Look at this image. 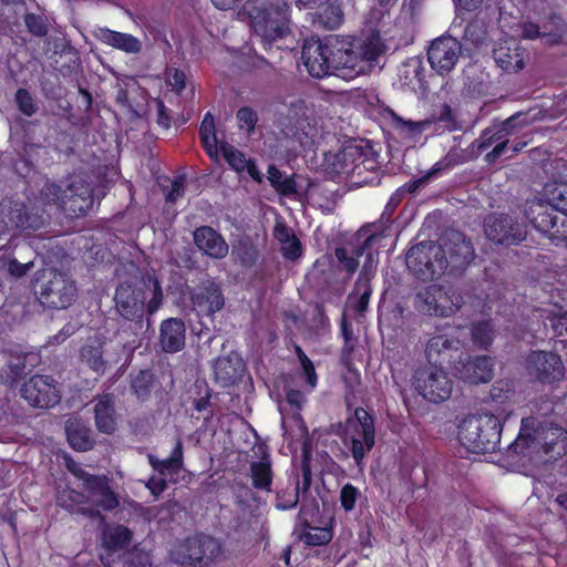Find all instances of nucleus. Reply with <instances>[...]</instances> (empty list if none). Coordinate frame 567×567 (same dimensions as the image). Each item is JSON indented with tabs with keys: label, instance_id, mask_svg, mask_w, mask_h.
<instances>
[{
	"label": "nucleus",
	"instance_id": "obj_1",
	"mask_svg": "<svg viewBox=\"0 0 567 567\" xmlns=\"http://www.w3.org/2000/svg\"><path fill=\"white\" fill-rule=\"evenodd\" d=\"M163 289L156 276L144 280V288L131 282H121L115 290L114 301L117 312L126 320L133 321L141 330L144 312L154 315L162 306Z\"/></svg>",
	"mask_w": 567,
	"mask_h": 567
},
{
	"label": "nucleus",
	"instance_id": "obj_2",
	"mask_svg": "<svg viewBox=\"0 0 567 567\" xmlns=\"http://www.w3.org/2000/svg\"><path fill=\"white\" fill-rule=\"evenodd\" d=\"M513 415V410L502 409L497 414L473 415L460 425L458 440L472 453H493L501 449L504 423Z\"/></svg>",
	"mask_w": 567,
	"mask_h": 567
},
{
	"label": "nucleus",
	"instance_id": "obj_3",
	"mask_svg": "<svg viewBox=\"0 0 567 567\" xmlns=\"http://www.w3.org/2000/svg\"><path fill=\"white\" fill-rule=\"evenodd\" d=\"M33 292L42 306L50 309H66L74 302L78 288L66 272L44 268L35 274Z\"/></svg>",
	"mask_w": 567,
	"mask_h": 567
},
{
	"label": "nucleus",
	"instance_id": "obj_4",
	"mask_svg": "<svg viewBox=\"0 0 567 567\" xmlns=\"http://www.w3.org/2000/svg\"><path fill=\"white\" fill-rule=\"evenodd\" d=\"M301 58L308 73L313 78L322 79L328 75H336L348 80V76L341 74L346 69V63L342 40L337 37L327 38L316 45H305Z\"/></svg>",
	"mask_w": 567,
	"mask_h": 567
},
{
	"label": "nucleus",
	"instance_id": "obj_5",
	"mask_svg": "<svg viewBox=\"0 0 567 567\" xmlns=\"http://www.w3.org/2000/svg\"><path fill=\"white\" fill-rule=\"evenodd\" d=\"M249 18L255 37L267 52L274 48L279 49L277 42L285 39L290 32L286 12L279 7L254 8Z\"/></svg>",
	"mask_w": 567,
	"mask_h": 567
},
{
	"label": "nucleus",
	"instance_id": "obj_6",
	"mask_svg": "<svg viewBox=\"0 0 567 567\" xmlns=\"http://www.w3.org/2000/svg\"><path fill=\"white\" fill-rule=\"evenodd\" d=\"M560 436L566 437V431L561 426L551 423L544 426L537 417L526 416L520 420L519 432L516 439L508 444L507 452L512 455H520L533 443L543 441L544 452L548 454L553 452L556 440Z\"/></svg>",
	"mask_w": 567,
	"mask_h": 567
},
{
	"label": "nucleus",
	"instance_id": "obj_7",
	"mask_svg": "<svg viewBox=\"0 0 567 567\" xmlns=\"http://www.w3.org/2000/svg\"><path fill=\"white\" fill-rule=\"evenodd\" d=\"M223 554L220 543L210 536L196 535L177 544L171 551L173 561L183 567H207Z\"/></svg>",
	"mask_w": 567,
	"mask_h": 567
},
{
	"label": "nucleus",
	"instance_id": "obj_8",
	"mask_svg": "<svg viewBox=\"0 0 567 567\" xmlns=\"http://www.w3.org/2000/svg\"><path fill=\"white\" fill-rule=\"evenodd\" d=\"M526 375L534 383L555 388L565 379V364L561 357L547 350H530L525 357Z\"/></svg>",
	"mask_w": 567,
	"mask_h": 567
},
{
	"label": "nucleus",
	"instance_id": "obj_9",
	"mask_svg": "<svg viewBox=\"0 0 567 567\" xmlns=\"http://www.w3.org/2000/svg\"><path fill=\"white\" fill-rule=\"evenodd\" d=\"M444 250L440 244L432 240L421 241L412 246L405 256V264L410 272L422 281H431L443 275Z\"/></svg>",
	"mask_w": 567,
	"mask_h": 567
},
{
	"label": "nucleus",
	"instance_id": "obj_10",
	"mask_svg": "<svg viewBox=\"0 0 567 567\" xmlns=\"http://www.w3.org/2000/svg\"><path fill=\"white\" fill-rule=\"evenodd\" d=\"M412 385L424 400L439 404L450 399L454 382L445 368L422 365L414 371Z\"/></svg>",
	"mask_w": 567,
	"mask_h": 567
},
{
	"label": "nucleus",
	"instance_id": "obj_11",
	"mask_svg": "<svg viewBox=\"0 0 567 567\" xmlns=\"http://www.w3.org/2000/svg\"><path fill=\"white\" fill-rule=\"evenodd\" d=\"M45 215L44 209L13 197L0 202V224L7 230H39L45 224Z\"/></svg>",
	"mask_w": 567,
	"mask_h": 567
},
{
	"label": "nucleus",
	"instance_id": "obj_12",
	"mask_svg": "<svg viewBox=\"0 0 567 567\" xmlns=\"http://www.w3.org/2000/svg\"><path fill=\"white\" fill-rule=\"evenodd\" d=\"M526 217L539 233L558 246L567 240V215L551 203L537 202L528 206Z\"/></svg>",
	"mask_w": 567,
	"mask_h": 567
},
{
	"label": "nucleus",
	"instance_id": "obj_13",
	"mask_svg": "<svg viewBox=\"0 0 567 567\" xmlns=\"http://www.w3.org/2000/svg\"><path fill=\"white\" fill-rule=\"evenodd\" d=\"M441 248L444 250L441 258L443 275H463L476 257L472 241L458 231L447 236Z\"/></svg>",
	"mask_w": 567,
	"mask_h": 567
},
{
	"label": "nucleus",
	"instance_id": "obj_14",
	"mask_svg": "<svg viewBox=\"0 0 567 567\" xmlns=\"http://www.w3.org/2000/svg\"><path fill=\"white\" fill-rule=\"evenodd\" d=\"M343 59L347 71L341 72L348 80L355 79L365 71L368 63L375 61L382 53L378 39H353L350 42L342 40Z\"/></svg>",
	"mask_w": 567,
	"mask_h": 567
},
{
	"label": "nucleus",
	"instance_id": "obj_15",
	"mask_svg": "<svg viewBox=\"0 0 567 567\" xmlns=\"http://www.w3.org/2000/svg\"><path fill=\"white\" fill-rule=\"evenodd\" d=\"M21 396L32 408L50 409L61 400L58 381L45 374H34L25 380L20 389Z\"/></svg>",
	"mask_w": 567,
	"mask_h": 567
},
{
	"label": "nucleus",
	"instance_id": "obj_16",
	"mask_svg": "<svg viewBox=\"0 0 567 567\" xmlns=\"http://www.w3.org/2000/svg\"><path fill=\"white\" fill-rule=\"evenodd\" d=\"M424 354L427 365L449 367L454 371V365L464 355V344L455 336L440 333L429 338Z\"/></svg>",
	"mask_w": 567,
	"mask_h": 567
},
{
	"label": "nucleus",
	"instance_id": "obj_17",
	"mask_svg": "<svg viewBox=\"0 0 567 567\" xmlns=\"http://www.w3.org/2000/svg\"><path fill=\"white\" fill-rule=\"evenodd\" d=\"M375 444L374 419L363 408L354 410V422L351 426L349 450L357 465H361L367 453Z\"/></svg>",
	"mask_w": 567,
	"mask_h": 567
},
{
	"label": "nucleus",
	"instance_id": "obj_18",
	"mask_svg": "<svg viewBox=\"0 0 567 567\" xmlns=\"http://www.w3.org/2000/svg\"><path fill=\"white\" fill-rule=\"evenodd\" d=\"M484 231L491 241L505 246L518 245L526 237L525 226L505 214L489 215Z\"/></svg>",
	"mask_w": 567,
	"mask_h": 567
},
{
	"label": "nucleus",
	"instance_id": "obj_19",
	"mask_svg": "<svg viewBox=\"0 0 567 567\" xmlns=\"http://www.w3.org/2000/svg\"><path fill=\"white\" fill-rule=\"evenodd\" d=\"M461 53L462 45L455 38L442 35L431 42L427 49V61L436 73L445 75L454 69Z\"/></svg>",
	"mask_w": 567,
	"mask_h": 567
},
{
	"label": "nucleus",
	"instance_id": "obj_20",
	"mask_svg": "<svg viewBox=\"0 0 567 567\" xmlns=\"http://www.w3.org/2000/svg\"><path fill=\"white\" fill-rule=\"evenodd\" d=\"M93 204V189L82 179L72 181L63 190L61 209L70 218L85 216Z\"/></svg>",
	"mask_w": 567,
	"mask_h": 567
},
{
	"label": "nucleus",
	"instance_id": "obj_21",
	"mask_svg": "<svg viewBox=\"0 0 567 567\" xmlns=\"http://www.w3.org/2000/svg\"><path fill=\"white\" fill-rule=\"evenodd\" d=\"M454 374L470 384L487 383L494 377V363L489 355L472 357L464 352L454 365Z\"/></svg>",
	"mask_w": 567,
	"mask_h": 567
},
{
	"label": "nucleus",
	"instance_id": "obj_22",
	"mask_svg": "<svg viewBox=\"0 0 567 567\" xmlns=\"http://www.w3.org/2000/svg\"><path fill=\"white\" fill-rule=\"evenodd\" d=\"M190 300L198 316L212 317L221 310L225 297L220 286L214 280L200 282L192 292Z\"/></svg>",
	"mask_w": 567,
	"mask_h": 567
},
{
	"label": "nucleus",
	"instance_id": "obj_23",
	"mask_svg": "<svg viewBox=\"0 0 567 567\" xmlns=\"http://www.w3.org/2000/svg\"><path fill=\"white\" fill-rule=\"evenodd\" d=\"M93 417L96 430L106 435H113L118 430L121 414L116 409L114 393L104 392L93 399Z\"/></svg>",
	"mask_w": 567,
	"mask_h": 567
},
{
	"label": "nucleus",
	"instance_id": "obj_24",
	"mask_svg": "<svg viewBox=\"0 0 567 567\" xmlns=\"http://www.w3.org/2000/svg\"><path fill=\"white\" fill-rule=\"evenodd\" d=\"M63 461L65 468L74 476L90 496H117L110 486V478L107 475H95L89 473L69 454L64 455Z\"/></svg>",
	"mask_w": 567,
	"mask_h": 567
},
{
	"label": "nucleus",
	"instance_id": "obj_25",
	"mask_svg": "<svg viewBox=\"0 0 567 567\" xmlns=\"http://www.w3.org/2000/svg\"><path fill=\"white\" fill-rule=\"evenodd\" d=\"M496 64L506 73H516L524 69L529 52L515 39L499 42L493 50Z\"/></svg>",
	"mask_w": 567,
	"mask_h": 567
},
{
	"label": "nucleus",
	"instance_id": "obj_26",
	"mask_svg": "<svg viewBox=\"0 0 567 567\" xmlns=\"http://www.w3.org/2000/svg\"><path fill=\"white\" fill-rule=\"evenodd\" d=\"M197 249L212 259H223L228 255V244L220 233L212 226L203 225L193 231Z\"/></svg>",
	"mask_w": 567,
	"mask_h": 567
},
{
	"label": "nucleus",
	"instance_id": "obj_27",
	"mask_svg": "<svg viewBox=\"0 0 567 567\" xmlns=\"http://www.w3.org/2000/svg\"><path fill=\"white\" fill-rule=\"evenodd\" d=\"M354 240L355 245L352 248V256L348 255V250L344 247L334 249L336 258L349 274L355 272L359 266V258L363 256L367 250L371 249L372 245L378 240V235L371 233L369 228L362 227L357 233Z\"/></svg>",
	"mask_w": 567,
	"mask_h": 567
},
{
	"label": "nucleus",
	"instance_id": "obj_28",
	"mask_svg": "<svg viewBox=\"0 0 567 567\" xmlns=\"http://www.w3.org/2000/svg\"><path fill=\"white\" fill-rule=\"evenodd\" d=\"M382 117L386 126L401 138H414L432 128L431 121L405 120L390 107L383 110Z\"/></svg>",
	"mask_w": 567,
	"mask_h": 567
},
{
	"label": "nucleus",
	"instance_id": "obj_29",
	"mask_svg": "<svg viewBox=\"0 0 567 567\" xmlns=\"http://www.w3.org/2000/svg\"><path fill=\"white\" fill-rule=\"evenodd\" d=\"M159 346L166 353H176L185 347L186 327L179 318H168L159 327Z\"/></svg>",
	"mask_w": 567,
	"mask_h": 567
},
{
	"label": "nucleus",
	"instance_id": "obj_30",
	"mask_svg": "<svg viewBox=\"0 0 567 567\" xmlns=\"http://www.w3.org/2000/svg\"><path fill=\"white\" fill-rule=\"evenodd\" d=\"M106 339L102 336L89 337L80 348L79 359L97 375H103L106 371L107 361L104 359V346Z\"/></svg>",
	"mask_w": 567,
	"mask_h": 567
},
{
	"label": "nucleus",
	"instance_id": "obj_31",
	"mask_svg": "<svg viewBox=\"0 0 567 567\" xmlns=\"http://www.w3.org/2000/svg\"><path fill=\"white\" fill-rule=\"evenodd\" d=\"M517 116L513 115L503 122L494 123L493 125L484 128L478 138L472 143V147L476 148L478 153H484L493 144L509 141L515 127Z\"/></svg>",
	"mask_w": 567,
	"mask_h": 567
},
{
	"label": "nucleus",
	"instance_id": "obj_32",
	"mask_svg": "<svg viewBox=\"0 0 567 567\" xmlns=\"http://www.w3.org/2000/svg\"><path fill=\"white\" fill-rule=\"evenodd\" d=\"M61 506L68 508L72 514L99 517L102 512L116 508L118 498H64Z\"/></svg>",
	"mask_w": 567,
	"mask_h": 567
},
{
	"label": "nucleus",
	"instance_id": "obj_33",
	"mask_svg": "<svg viewBox=\"0 0 567 567\" xmlns=\"http://www.w3.org/2000/svg\"><path fill=\"white\" fill-rule=\"evenodd\" d=\"M429 288L433 296L431 297V300L436 301L437 303V317H452L462 308L464 298L454 287L430 285Z\"/></svg>",
	"mask_w": 567,
	"mask_h": 567
},
{
	"label": "nucleus",
	"instance_id": "obj_34",
	"mask_svg": "<svg viewBox=\"0 0 567 567\" xmlns=\"http://www.w3.org/2000/svg\"><path fill=\"white\" fill-rule=\"evenodd\" d=\"M94 37L101 43L123 51L128 54H137L142 51V42L130 33L114 31L109 28H99Z\"/></svg>",
	"mask_w": 567,
	"mask_h": 567
},
{
	"label": "nucleus",
	"instance_id": "obj_35",
	"mask_svg": "<svg viewBox=\"0 0 567 567\" xmlns=\"http://www.w3.org/2000/svg\"><path fill=\"white\" fill-rule=\"evenodd\" d=\"M298 523L300 526L310 525H331L333 515L328 508V503L322 501V512H320V504L318 498H302Z\"/></svg>",
	"mask_w": 567,
	"mask_h": 567
},
{
	"label": "nucleus",
	"instance_id": "obj_36",
	"mask_svg": "<svg viewBox=\"0 0 567 567\" xmlns=\"http://www.w3.org/2000/svg\"><path fill=\"white\" fill-rule=\"evenodd\" d=\"M65 434L69 445L78 452H87L95 445V439L89 425L80 419H69L65 423Z\"/></svg>",
	"mask_w": 567,
	"mask_h": 567
},
{
	"label": "nucleus",
	"instance_id": "obj_37",
	"mask_svg": "<svg viewBox=\"0 0 567 567\" xmlns=\"http://www.w3.org/2000/svg\"><path fill=\"white\" fill-rule=\"evenodd\" d=\"M250 477L255 488L265 492L271 491L274 473L271 468V460L268 454L262 455L257 462H251Z\"/></svg>",
	"mask_w": 567,
	"mask_h": 567
},
{
	"label": "nucleus",
	"instance_id": "obj_38",
	"mask_svg": "<svg viewBox=\"0 0 567 567\" xmlns=\"http://www.w3.org/2000/svg\"><path fill=\"white\" fill-rule=\"evenodd\" d=\"M372 295L371 281L368 277L360 276L348 297V306L358 315H363L370 302Z\"/></svg>",
	"mask_w": 567,
	"mask_h": 567
},
{
	"label": "nucleus",
	"instance_id": "obj_39",
	"mask_svg": "<svg viewBox=\"0 0 567 567\" xmlns=\"http://www.w3.org/2000/svg\"><path fill=\"white\" fill-rule=\"evenodd\" d=\"M183 442L177 439L171 455L164 460H151L152 466L163 476L178 474L183 467Z\"/></svg>",
	"mask_w": 567,
	"mask_h": 567
},
{
	"label": "nucleus",
	"instance_id": "obj_40",
	"mask_svg": "<svg viewBox=\"0 0 567 567\" xmlns=\"http://www.w3.org/2000/svg\"><path fill=\"white\" fill-rule=\"evenodd\" d=\"M199 138L203 148L212 159L218 158L217 137L215 120L210 112H207L199 126Z\"/></svg>",
	"mask_w": 567,
	"mask_h": 567
},
{
	"label": "nucleus",
	"instance_id": "obj_41",
	"mask_svg": "<svg viewBox=\"0 0 567 567\" xmlns=\"http://www.w3.org/2000/svg\"><path fill=\"white\" fill-rule=\"evenodd\" d=\"M427 120L432 122V131L436 134L451 133L462 128L455 112L447 103L442 104L439 114Z\"/></svg>",
	"mask_w": 567,
	"mask_h": 567
},
{
	"label": "nucleus",
	"instance_id": "obj_42",
	"mask_svg": "<svg viewBox=\"0 0 567 567\" xmlns=\"http://www.w3.org/2000/svg\"><path fill=\"white\" fill-rule=\"evenodd\" d=\"M268 181L281 196L289 197L297 193V184L293 176H288L275 165L268 167Z\"/></svg>",
	"mask_w": 567,
	"mask_h": 567
},
{
	"label": "nucleus",
	"instance_id": "obj_43",
	"mask_svg": "<svg viewBox=\"0 0 567 567\" xmlns=\"http://www.w3.org/2000/svg\"><path fill=\"white\" fill-rule=\"evenodd\" d=\"M494 324L492 320H481L471 326V339L475 347L487 350L494 341Z\"/></svg>",
	"mask_w": 567,
	"mask_h": 567
},
{
	"label": "nucleus",
	"instance_id": "obj_44",
	"mask_svg": "<svg viewBox=\"0 0 567 567\" xmlns=\"http://www.w3.org/2000/svg\"><path fill=\"white\" fill-rule=\"evenodd\" d=\"M318 21L328 30L338 29L343 22V10L340 3L327 2L317 13Z\"/></svg>",
	"mask_w": 567,
	"mask_h": 567
},
{
	"label": "nucleus",
	"instance_id": "obj_45",
	"mask_svg": "<svg viewBox=\"0 0 567 567\" xmlns=\"http://www.w3.org/2000/svg\"><path fill=\"white\" fill-rule=\"evenodd\" d=\"M300 539L310 546H321L328 544L332 538L331 525H310L301 526Z\"/></svg>",
	"mask_w": 567,
	"mask_h": 567
},
{
	"label": "nucleus",
	"instance_id": "obj_46",
	"mask_svg": "<svg viewBox=\"0 0 567 567\" xmlns=\"http://www.w3.org/2000/svg\"><path fill=\"white\" fill-rule=\"evenodd\" d=\"M362 152L359 147H348L340 151L336 155L334 169L339 173L349 174L354 172L358 167V161L361 159Z\"/></svg>",
	"mask_w": 567,
	"mask_h": 567
},
{
	"label": "nucleus",
	"instance_id": "obj_47",
	"mask_svg": "<svg viewBox=\"0 0 567 567\" xmlns=\"http://www.w3.org/2000/svg\"><path fill=\"white\" fill-rule=\"evenodd\" d=\"M311 457L308 450H303L300 464V474H297L296 481V495L309 496L310 486L312 483Z\"/></svg>",
	"mask_w": 567,
	"mask_h": 567
},
{
	"label": "nucleus",
	"instance_id": "obj_48",
	"mask_svg": "<svg viewBox=\"0 0 567 567\" xmlns=\"http://www.w3.org/2000/svg\"><path fill=\"white\" fill-rule=\"evenodd\" d=\"M154 386V374L150 370H141L131 382L133 393L138 400L145 401L150 398Z\"/></svg>",
	"mask_w": 567,
	"mask_h": 567
},
{
	"label": "nucleus",
	"instance_id": "obj_49",
	"mask_svg": "<svg viewBox=\"0 0 567 567\" xmlns=\"http://www.w3.org/2000/svg\"><path fill=\"white\" fill-rule=\"evenodd\" d=\"M233 254L245 268L254 267L260 258L258 248L250 241H240L234 247Z\"/></svg>",
	"mask_w": 567,
	"mask_h": 567
},
{
	"label": "nucleus",
	"instance_id": "obj_50",
	"mask_svg": "<svg viewBox=\"0 0 567 567\" xmlns=\"http://www.w3.org/2000/svg\"><path fill=\"white\" fill-rule=\"evenodd\" d=\"M219 148L225 161L236 172H244L250 163L243 152L226 142H221Z\"/></svg>",
	"mask_w": 567,
	"mask_h": 567
},
{
	"label": "nucleus",
	"instance_id": "obj_51",
	"mask_svg": "<svg viewBox=\"0 0 567 567\" xmlns=\"http://www.w3.org/2000/svg\"><path fill=\"white\" fill-rule=\"evenodd\" d=\"M431 297L433 296L429 286L421 289L414 297V307L424 316L437 317V303L432 301Z\"/></svg>",
	"mask_w": 567,
	"mask_h": 567
},
{
	"label": "nucleus",
	"instance_id": "obj_52",
	"mask_svg": "<svg viewBox=\"0 0 567 567\" xmlns=\"http://www.w3.org/2000/svg\"><path fill=\"white\" fill-rule=\"evenodd\" d=\"M14 102L18 110L25 116H32L38 111V104L31 93L23 87H19L14 94Z\"/></svg>",
	"mask_w": 567,
	"mask_h": 567
},
{
	"label": "nucleus",
	"instance_id": "obj_53",
	"mask_svg": "<svg viewBox=\"0 0 567 567\" xmlns=\"http://www.w3.org/2000/svg\"><path fill=\"white\" fill-rule=\"evenodd\" d=\"M63 190L59 184L47 182L40 189L39 199L43 205H59L61 207Z\"/></svg>",
	"mask_w": 567,
	"mask_h": 567
},
{
	"label": "nucleus",
	"instance_id": "obj_54",
	"mask_svg": "<svg viewBox=\"0 0 567 567\" xmlns=\"http://www.w3.org/2000/svg\"><path fill=\"white\" fill-rule=\"evenodd\" d=\"M23 20L28 31L32 35L43 38L48 34L49 28L44 16L28 12L24 14Z\"/></svg>",
	"mask_w": 567,
	"mask_h": 567
},
{
	"label": "nucleus",
	"instance_id": "obj_55",
	"mask_svg": "<svg viewBox=\"0 0 567 567\" xmlns=\"http://www.w3.org/2000/svg\"><path fill=\"white\" fill-rule=\"evenodd\" d=\"M34 267V257L30 259L18 260L16 257H10L6 261V270L11 277L22 278Z\"/></svg>",
	"mask_w": 567,
	"mask_h": 567
},
{
	"label": "nucleus",
	"instance_id": "obj_56",
	"mask_svg": "<svg viewBox=\"0 0 567 567\" xmlns=\"http://www.w3.org/2000/svg\"><path fill=\"white\" fill-rule=\"evenodd\" d=\"M236 118L240 130H246L248 134L255 131L258 122L257 112L250 106H243L236 113Z\"/></svg>",
	"mask_w": 567,
	"mask_h": 567
},
{
	"label": "nucleus",
	"instance_id": "obj_57",
	"mask_svg": "<svg viewBox=\"0 0 567 567\" xmlns=\"http://www.w3.org/2000/svg\"><path fill=\"white\" fill-rule=\"evenodd\" d=\"M215 374L225 383H233L237 378V370L231 365L229 358H219L215 364Z\"/></svg>",
	"mask_w": 567,
	"mask_h": 567
},
{
	"label": "nucleus",
	"instance_id": "obj_58",
	"mask_svg": "<svg viewBox=\"0 0 567 567\" xmlns=\"http://www.w3.org/2000/svg\"><path fill=\"white\" fill-rule=\"evenodd\" d=\"M128 561H124L122 558L117 559L116 565L120 567H150V556L147 553L135 549L127 555Z\"/></svg>",
	"mask_w": 567,
	"mask_h": 567
},
{
	"label": "nucleus",
	"instance_id": "obj_59",
	"mask_svg": "<svg viewBox=\"0 0 567 567\" xmlns=\"http://www.w3.org/2000/svg\"><path fill=\"white\" fill-rule=\"evenodd\" d=\"M167 83L172 86V91L179 95L186 87V74L181 69H171L167 72Z\"/></svg>",
	"mask_w": 567,
	"mask_h": 567
},
{
	"label": "nucleus",
	"instance_id": "obj_60",
	"mask_svg": "<svg viewBox=\"0 0 567 567\" xmlns=\"http://www.w3.org/2000/svg\"><path fill=\"white\" fill-rule=\"evenodd\" d=\"M550 202H553L558 209L567 215V183H560L554 186L550 190Z\"/></svg>",
	"mask_w": 567,
	"mask_h": 567
},
{
	"label": "nucleus",
	"instance_id": "obj_61",
	"mask_svg": "<svg viewBox=\"0 0 567 567\" xmlns=\"http://www.w3.org/2000/svg\"><path fill=\"white\" fill-rule=\"evenodd\" d=\"M555 337L567 336V311L547 317Z\"/></svg>",
	"mask_w": 567,
	"mask_h": 567
},
{
	"label": "nucleus",
	"instance_id": "obj_62",
	"mask_svg": "<svg viewBox=\"0 0 567 567\" xmlns=\"http://www.w3.org/2000/svg\"><path fill=\"white\" fill-rule=\"evenodd\" d=\"M281 254L282 256L288 260H297L302 255V245L300 240L297 238L291 239V241H288V244H284L281 246Z\"/></svg>",
	"mask_w": 567,
	"mask_h": 567
},
{
	"label": "nucleus",
	"instance_id": "obj_63",
	"mask_svg": "<svg viewBox=\"0 0 567 567\" xmlns=\"http://www.w3.org/2000/svg\"><path fill=\"white\" fill-rule=\"evenodd\" d=\"M491 398L494 401H499L502 403L506 402L512 396V390L508 388L507 383L502 381H497L492 385L491 389Z\"/></svg>",
	"mask_w": 567,
	"mask_h": 567
},
{
	"label": "nucleus",
	"instance_id": "obj_64",
	"mask_svg": "<svg viewBox=\"0 0 567 567\" xmlns=\"http://www.w3.org/2000/svg\"><path fill=\"white\" fill-rule=\"evenodd\" d=\"M274 237L281 244H288L296 237L293 230L285 223H277L274 227Z\"/></svg>",
	"mask_w": 567,
	"mask_h": 567
}]
</instances>
